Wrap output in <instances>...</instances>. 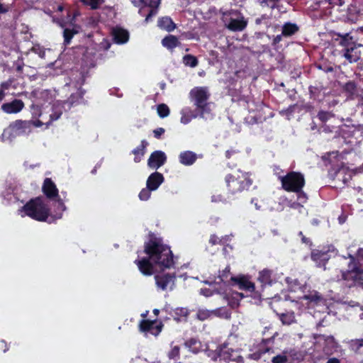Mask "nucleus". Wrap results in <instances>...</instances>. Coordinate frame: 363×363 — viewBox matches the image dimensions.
<instances>
[{"mask_svg":"<svg viewBox=\"0 0 363 363\" xmlns=\"http://www.w3.org/2000/svg\"><path fill=\"white\" fill-rule=\"evenodd\" d=\"M184 64L190 67H195L198 65V60L191 55H186L183 57Z\"/></svg>","mask_w":363,"mask_h":363,"instance_id":"38","label":"nucleus"},{"mask_svg":"<svg viewBox=\"0 0 363 363\" xmlns=\"http://www.w3.org/2000/svg\"><path fill=\"white\" fill-rule=\"evenodd\" d=\"M226 201L225 199H223L221 195H213L211 197L212 202H225Z\"/></svg>","mask_w":363,"mask_h":363,"instance_id":"52","label":"nucleus"},{"mask_svg":"<svg viewBox=\"0 0 363 363\" xmlns=\"http://www.w3.org/2000/svg\"><path fill=\"white\" fill-rule=\"evenodd\" d=\"M164 133V129L162 128H158L154 130V131H153L154 136L156 138H159Z\"/></svg>","mask_w":363,"mask_h":363,"instance_id":"54","label":"nucleus"},{"mask_svg":"<svg viewBox=\"0 0 363 363\" xmlns=\"http://www.w3.org/2000/svg\"><path fill=\"white\" fill-rule=\"evenodd\" d=\"M157 111L158 115L161 118H165L168 116L170 113L169 107L164 104H159L157 106Z\"/></svg>","mask_w":363,"mask_h":363,"instance_id":"44","label":"nucleus"},{"mask_svg":"<svg viewBox=\"0 0 363 363\" xmlns=\"http://www.w3.org/2000/svg\"><path fill=\"white\" fill-rule=\"evenodd\" d=\"M352 256L354 258V262L357 263L358 266L363 267V249L362 248L359 249L356 257H354L353 255H352Z\"/></svg>","mask_w":363,"mask_h":363,"instance_id":"49","label":"nucleus"},{"mask_svg":"<svg viewBox=\"0 0 363 363\" xmlns=\"http://www.w3.org/2000/svg\"><path fill=\"white\" fill-rule=\"evenodd\" d=\"M284 189L287 191L298 192L305 184L303 175L299 172H291L286 176H279Z\"/></svg>","mask_w":363,"mask_h":363,"instance_id":"8","label":"nucleus"},{"mask_svg":"<svg viewBox=\"0 0 363 363\" xmlns=\"http://www.w3.org/2000/svg\"><path fill=\"white\" fill-rule=\"evenodd\" d=\"M288 359L284 354H279L273 357V363H287Z\"/></svg>","mask_w":363,"mask_h":363,"instance_id":"51","label":"nucleus"},{"mask_svg":"<svg viewBox=\"0 0 363 363\" xmlns=\"http://www.w3.org/2000/svg\"><path fill=\"white\" fill-rule=\"evenodd\" d=\"M5 94L3 93V91H0V101L4 98Z\"/></svg>","mask_w":363,"mask_h":363,"instance_id":"64","label":"nucleus"},{"mask_svg":"<svg viewBox=\"0 0 363 363\" xmlns=\"http://www.w3.org/2000/svg\"><path fill=\"white\" fill-rule=\"evenodd\" d=\"M200 294L206 297H208L212 296L213 291L209 289H201L200 290Z\"/></svg>","mask_w":363,"mask_h":363,"instance_id":"53","label":"nucleus"},{"mask_svg":"<svg viewBox=\"0 0 363 363\" xmlns=\"http://www.w3.org/2000/svg\"><path fill=\"white\" fill-rule=\"evenodd\" d=\"M83 4L90 6L91 9H98L101 4H103L105 0H80Z\"/></svg>","mask_w":363,"mask_h":363,"instance_id":"42","label":"nucleus"},{"mask_svg":"<svg viewBox=\"0 0 363 363\" xmlns=\"http://www.w3.org/2000/svg\"><path fill=\"white\" fill-rule=\"evenodd\" d=\"M298 26L296 23L287 22L282 26V35L284 37H290L297 33Z\"/></svg>","mask_w":363,"mask_h":363,"instance_id":"29","label":"nucleus"},{"mask_svg":"<svg viewBox=\"0 0 363 363\" xmlns=\"http://www.w3.org/2000/svg\"><path fill=\"white\" fill-rule=\"evenodd\" d=\"M158 26L167 31H172L176 28V25L169 17H162L158 20Z\"/></svg>","mask_w":363,"mask_h":363,"instance_id":"30","label":"nucleus"},{"mask_svg":"<svg viewBox=\"0 0 363 363\" xmlns=\"http://www.w3.org/2000/svg\"><path fill=\"white\" fill-rule=\"evenodd\" d=\"M281 276V273L279 274L274 270L264 269L259 272L257 279L262 286H271L274 283L277 282Z\"/></svg>","mask_w":363,"mask_h":363,"instance_id":"15","label":"nucleus"},{"mask_svg":"<svg viewBox=\"0 0 363 363\" xmlns=\"http://www.w3.org/2000/svg\"><path fill=\"white\" fill-rule=\"evenodd\" d=\"M235 283H236L240 289L253 291L255 290V284L251 282L246 277H239L230 278Z\"/></svg>","mask_w":363,"mask_h":363,"instance_id":"23","label":"nucleus"},{"mask_svg":"<svg viewBox=\"0 0 363 363\" xmlns=\"http://www.w3.org/2000/svg\"><path fill=\"white\" fill-rule=\"evenodd\" d=\"M164 180V178L163 175L158 172H155L151 174L147 178L146 186L149 189L155 191L163 183Z\"/></svg>","mask_w":363,"mask_h":363,"instance_id":"20","label":"nucleus"},{"mask_svg":"<svg viewBox=\"0 0 363 363\" xmlns=\"http://www.w3.org/2000/svg\"><path fill=\"white\" fill-rule=\"evenodd\" d=\"M189 314V311L186 308H177L172 311V315L177 321H185Z\"/></svg>","mask_w":363,"mask_h":363,"instance_id":"27","label":"nucleus"},{"mask_svg":"<svg viewBox=\"0 0 363 363\" xmlns=\"http://www.w3.org/2000/svg\"><path fill=\"white\" fill-rule=\"evenodd\" d=\"M43 190L44 194L48 198H55L58 196V190L55 186V184L52 182V181L46 178L44 181V184L43 186Z\"/></svg>","mask_w":363,"mask_h":363,"instance_id":"22","label":"nucleus"},{"mask_svg":"<svg viewBox=\"0 0 363 363\" xmlns=\"http://www.w3.org/2000/svg\"><path fill=\"white\" fill-rule=\"evenodd\" d=\"M349 347L350 349L357 353L360 352L361 348L363 347V339H354L351 340L349 342Z\"/></svg>","mask_w":363,"mask_h":363,"instance_id":"36","label":"nucleus"},{"mask_svg":"<svg viewBox=\"0 0 363 363\" xmlns=\"http://www.w3.org/2000/svg\"><path fill=\"white\" fill-rule=\"evenodd\" d=\"M180 115V123L186 125L193 119L199 116V113L198 111L195 112L191 108L186 106L181 109Z\"/></svg>","mask_w":363,"mask_h":363,"instance_id":"21","label":"nucleus"},{"mask_svg":"<svg viewBox=\"0 0 363 363\" xmlns=\"http://www.w3.org/2000/svg\"><path fill=\"white\" fill-rule=\"evenodd\" d=\"M84 91L82 89H79L76 94H72L68 101H56L54 103L51 108L52 113L49 114L48 117L46 113H40L39 116L41 120H35L33 122L35 127H41L45 125L46 128L54 121L57 120L62 115L65 110V106H67L69 108L74 103H78L79 99L82 98Z\"/></svg>","mask_w":363,"mask_h":363,"instance_id":"3","label":"nucleus"},{"mask_svg":"<svg viewBox=\"0 0 363 363\" xmlns=\"http://www.w3.org/2000/svg\"><path fill=\"white\" fill-rule=\"evenodd\" d=\"M322 300L321 296L316 291H311L308 294H304L300 297L298 301L301 303L303 301H308L310 303H317Z\"/></svg>","mask_w":363,"mask_h":363,"instance_id":"32","label":"nucleus"},{"mask_svg":"<svg viewBox=\"0 0 363 363\" xmlns=\"http://www.w3.org/2000/svg\"><path fill=\"white\" fill-rule=\"evenodd\" d=\"M281 0H258L259 4L262 7H268L274 9L278 7V4Z\"/></svg>","mask_w":363,"mask_h":363,"instance_id":"40","label":"nucleus"},{"mask_svg":"<svg viewBox=\"0 0 363 363\" xmlns=\"http://www.w3.org/2000/svg\"><path fill=\"white\" fill-rule=\"evenodd\" d=\"M230 267L228 266L225 267V269L223 270L222 274H220L219 277H218V279H219V281H209V280H206L204 282L208 285H212L213 284H219L220 282H225V279L228 278V274L230 272Z\"/></svg>","mask_w":363,"mask_h":363,"instance_id":"39","label":"nucleus"},{"mask_svg":"<svg viewBox=\"0 0 363 363\" xmlns=\"http://www.w3.org/2000/svg\"><path fill=\"white\" fill-rule=\"evenodd\" d=\"M326 363H340V359L335 357L328 359Z\"/></svg>","mask_w":363,"mask_h":363,"instance_id":"62","label":"nucleus"},{"mask_svg":"<svg viewBox=\"0 0 363 363\" xmlns=\"http://www.w3.org/2000/svg\"><path fill=\"white\" fill-rule=\"evenodd\" d=\"M180 347L178 345L171 344V350L168 352V357L171 359H177L179 357Z\"/></svg>","mask_w":363,"mask_h":363,"instance_id":"43","label":"nucleus"},{"mask_svg":"<svg viewBox=\"0 0 363 363\" xmlns=\"http://www.w3.org/2000/svg\"><path fill=\"white\" fill-rule=\"evenodd\" d=\"M279 319L283 324L291 325L295 322V315L294 312H286L279 315Z\"/></svg>","mask_w":363,"mask_h":363,"instance_id":"34","label":"nucleus"},{"mask_svg":"<svg viewBox=\"0 0 363 363\" xmlns=\"http://www.w3.org/2000/svg\"><path fill=\"white\" fill-rule=\"evenodd\" d=\"M57 209L60 211L54 217L49 215V209L42 199L35 198L30 200L22 208L18 210V214L21 217L25 216L38 220V221H48L52 223L57 219L62 218V213L65 211L66 207L61 199L57 201Z\"/></svg>","mask_w":363,"mask_h":363,"instance_id":"2","label":"nucleus"},{"mask_svg":"<svg viewBox=\"0 0 363 363\" xmlns=\"http://www.w3.org/2000/svg\"><path fill=\"white\" fill-rule=\"evenodd\" d=\"M299 235L302 236V241H303V242L308 243L309 242L308 240V239L303 235L302 232H300Z\"/></svg>","mask_w":363,"mask_h":363,"instance_id":"63","label":"nucleus"},{"mask_svg":"<svg viewBox=\"0 0 363 363\" xmlns=\"http://www.w3.org/2000/svg\"><path fill=\"white\" fill-rule=\"evenodd\" d=\"M196 155L191 151L182 152L179 155V162L185 166L192 165L196 160Z\"/></svg>","mask_w":363,"mask_h":363,"instance_id":"25","label":"nucleus"},{"mask_svg":"<svg viewBox=\"0 0 363 363\" xmlns=\"http://www.w3.org/2000/svg\"><path fill=\"white\" fill-rule=\"evenodd\" d=\"M167 160V156L165 153L161 150H157L153 152L150 156L147 165L155 169H159L162 167Z\"/></svg>","mask_w":363,"mask_h":363,"instance_id":"17","label":"nucleus"},{"mask_svg":"<svg viewBox=\"0 0 363 363\" xmlns=\"http://www.w3.org/2000/svg\"><path fill=\"white\" fill-rule=\"evenodd\" d=\"M233 301H229V304L231 307L235 308L239 305V301L243 298V295L241 293L235 292L232 294Z\"/></svg>","mask_w":363,"mask_h":363,"instance_id":"46","label":"nucleus"},{"mask_svg":"<svg viewBox=\"0 0 363 363\" xmlns=\"http://www.w3.org/2000/svg\"><path fill=\"white\" fill-rule=\"evenodd\" d=\"M325 350L327 354H331L333 349L337 348V342L335 341V338L333 336H328L325 339Z\"/></svg>","mask_w":363,"mask_h":363,"instance_id":"35","label":"nucleus"},{"mask_svg":"<svg viewBox=\"0 0 363 363\" xmlns=\"http://www.w3.org/2000/svg\"><path fill=\"white\" fill-rule=\"evenodd\" d=\"M268 18H269L268 16H267L266 15H264L261 18H257L255 20V23H256V24L259 25V24H261L263 21L268 20Z\"/></svg>","mask_w":363,"mask_h":363,"instance_id":"59","label":"nucleus"},{"mask_svg":"<svg viewBox=\"0 0 363 363\" xmlns=\"http://www.w3.org/2000/svg\"><path fill=\"white\" fill-rule=\"evenodd\" d=\"M147 257L136 259L140 272L146 276L152 275L155 267L161 269L170 268L174 264L173 255L170 248L159 239H151L145 246Z\"/></svg>","mask_w":363,"mask_h":363,"instance_id":"1","label":"nucleus"},{"mask_svg":"<svg viewBox=\"0 0 363 363\" xmlns=\"http://www.w3.org/2000/svg\"><path fill=\"white\" fill-rule=\"evenodd\" d=\"M290 207L292 208H296V209H302L303 208V205H301L300 203H296V202H294L292 203L291 205H290Z\"/></svg>","mask_w":363,"mask_h":363,"instance_id":"61","label":"nucleus"},{"mask_svg":"<svg viewBox=\"0 0 363 363\" xmlns=\"http://www.w3.org/2000/svg\"><path fill=\"white\" fill-rule=\"evenodd\" d=\"M152 191V189H149L146 186V188L143 189L140 191V194L138 195L141 201H147V200H148L150 199V197L151 191Z\"/></svg>","mask_w":363,"mask_h":363,"instance_id":"47","label":"nucleus"},{"mask_svg":"<svg viewBox=\"0 0 363 363\" xmlns=\"http://www.w3.org/2000/svg\"><path fill=\"white\" fill-rule=\"evenodd\" d=\"M147 145V143L143 140L141 144L133 150V153L135 155L134 161L135 162H139L141 160L145 154V149Z\"/></svg>","mask_w":363,"mask_h":363,"instance_id":"33","label":"nucleus"},{"mask_svg":"<svg viewBox=\"0 0 363 363\" xmlns=\"http://www.w3.org/2000/svg\"><path fill=\"white\" fill-rule=\"evenodd\" d=\"M78 33V30L76 28H65L63 32L64 43L68 45L70 43L73 36Z\"/></svg>","mask_w":363,"mask_h":363,"instance_id":"37","label":"nucleus"},{"mask_svg":"<svg viewBox=\"0 0 363 363\" xmlns=\"http://www.w3.org/2000/svg\"><path fill=\"white\" fill-rule=\"evenodd\" d=\"M210 97L208 89L206 86H196L189 92V98L199 113V117L205 120H211L213 114L211 108V103L208 101Z\"/></svg>","mask_w":363,"mask_h":363,"instance_id":"4","label":"nucleus"},{"mask_svg":"<svg viewBox=\"0 0 363 363\" xmlns=\"http://www.w3.org/2000/svg\"><path fill=\"white\" fill-rule=\"evenodd\" d=\"M112 35L114 41L118 44L125 43L128 40V31L121 28L116 27L113 28Z\"/></svg>","mask_w":363,"mask_h":363,"instance_id":"24","label":"nucleus"},{"mask_svg":"<svg viewBox=\"0 0 363 363\" xmlns=\"http://www.w3.org/2000/svg\"><path fill=\"white\" fill-rule=\"evenodd\" d=\"M285 281L288 285L289 289L291 291H296L300 290L303 293L306 292V285L301 284L297 279H292L291 278L286 277Z\"/></svg>","mask_w":363,"mask_h":363,"instance_id":"26","label":"nucleus"},{"mask_svg":"<svg viewBox=\"0 0 363 363\" xmlns=\"http://www.w3.org/2000/svg\"><path fill=\"white\" fill-rule=\"evenodd\" d=\"M132 2L136 6L143 4V6L139 9V13L141 16H145V22H148L150 19L155 16L157 13V8L160 4V0H133Z\"/></svg>","mask_w":363,"mask_h":363,"instance_id":"10","label":"nucleus"},{"mask_svg":"<svg viewBox=\"0 0 363 363\" xmlns=\"http://www.w3.org/2000/svg\"><path fill=\"white\" fill-rule=\"evenodd\" d=\"M27 123L21 121H16L4 129L1 134L3 142L11 143L16 136L26 133Z\"/></svg>","mask_w":363,"mask_h":363,"instance_id":"12","label":"nucleus"},{"mask_svg":"<svg viewBox=\"0 0 363 363\" xmlns=\"http://www.w3.org/2000/svg\"><path fill=\"white\" fill-rule=\"evenodd\" d=\"M185 346L187 347L189 351L191 352L196 354L202 350H203V345L200 341L196 339L191 338L185 342Z\"/></svg>","mask_w":363,"mask_h":363,"instance_id":"28","label":"nucleus"},{"mask_svg":"<svg viewBox=\"0 0 363 363\" xmlns=\"http://www.w3.org/2000/svg\"><path fill=\"white\" fill-rule=\"evenodd\" d=\"M156 285L161 290L172 289L174 286L175 276L162 274L155 277Z\"/></svg>","mask_w":363,"mask_h":363,"instance_id":"16","label":"nucleus"},{"mask_svg":"<svg viewBox=\"0 0 363 363\" xmlns=\"http://www.w3.org/2000/svg\"><path fill=\"white\" fill-rule=\"evenodd\" d=\"M36 98L38 100L36 101V104L32 106L33 114H37L39 111V105H43V103H41V101L49 104L51 103L52 101V94L49 90H43L36 93Z\"/></svg>","mask_w":363,"mask_h":363,"instance_id":"19","label":"nucleus"},{"mask_svg":"<svg viewBox=\"0 0 363 363\" xmlns=\"http://www.w3.org/2000/svg\"><path fill=\"white\" fill-rule=\"evenodd\" d=\"M24 107V103L20 99H14L11 102L1 105V110L8 114H13L20 112Z\"/></svg>","mask_w":363,"mask_h":363,"instance_id":"18","label":"nucleus"},{"mask_svg":"<svg viewBox=\"0 0 363 363\" xmlns=\"http://www.w3.org/2000/svg\"><path fill=\"white\" fill-rule=\"evenodd\" d=\"M330 115V114L329 113H328V112H320L318 113V118L322 121H327Z\"/></svg>","mask_w":363,"mask_h":363,"instance_id":"55","label":"nucleus"},{"mask_svg":"<svg viewBox=\"0 0 363 363\" xmlns=\"http://www.w3.org/2000/svg\"><path fill=\"white\" fill-rule=\"evenodd\" d=\"M337 250L333 245H329L321 250H313L311 252V259L318 267H322L325 266L332 257L337 255Z\"/></svg>","mask_w":363,"mask_h":363,"instance_id":"9","label":"nucleus"},{"mask_svg":"<svg viewBox=\"0 0 363 363\" xmlns=\"http://www.w3.org/2000/svg\"><path fill=\"white\" fill-rule=\"evenodd\" d=\"M228 190L233 194H236L249 187L252 182L245 174H242L241 177H235L233 175H228L225 178Z\"/></svg>","mask_w":363,"mask_h":363,"instance_id":"11","label":"nucleus"},{"mask_svg":"<svg viewBox=\"0 0 363 363\" xmlns=\"http://www.w3.org/2000/svg\"><path fill=\"white\" fill-rule=\"evenodd\" d=\"M297 194V199L298 201V203H300L301 205H303V203H306L307 200H308V196L306 195V193H304L302 189L300 190L298 192H296Z\"/></svg>","mask_w":363,"mask_h":363,"instance_id":"50","label":"nucleus"},{"mask_svg":"<svg viewBox=\"0 0 363 363\" xmlns=\"http://www.w3.org/2000/svg\"><path fill=\"white\" fill-rule=\"evenodd\" d=\"M222 20L225 26L234 32L243 30L247 25V20L238 10L232 9L223 12Z\"/></svg>","mask_w":363,"mask_h":363,"instance_id":"6","label":"nucleus"},{"mask_svg":"<svg viewBox=\"0 0 363 363\" xmlns=\"http://www.w3.org/2000/svg\"><path fill=\"white\" fill-rule=\"evenodd\" d=\"M283 36L284 35H282V33L275 36L273 40V44L276 45V44L279 43L281 40Z\"/></svg>","mask_w":363,"mask_h":363,"instance_id":"60","label":"nucleus"},{"mask_svg":"<svg viewBox=\"0 0 363 363\" xmlns=\"http://www.w3.org/2000/svg\"><path fill=\"white\" fill-rule=\"evenodd\" d=\"M162 328V323L157 320H143L139 325L140 330L143 333L146 337H148L150 335L157 336L161 333Z\"/></svg>","mask_w":363,"mask_h":363,"instance_id":"13","label":"nucleus"},{"mask_svg":"<svg viewBox=\"0 0 363 363\" xmlns=\"http://www.w3.org/2000/svg\"><path fill=\"white\" fill-rule=\"evenodd\" d=\"M31 50L37 54L40 57L44 58L45 55V49L41 47L40 45H35Z\"/></svg>","mask_w":363,"mask_h":363,"instance_id":"48","label":"nucleus"},{"mask_svg":"<svg viewBox=\"0 0 363 363\" xmlns=\"http://www.w3.org/2000/svg\"><path fill=\"white\" fill-rule=\"evenodd\" d=\"M213 315L228 319L230 318V312L225 308H220L213 311Z\"/></svg>","mask_w":363,"mask_h":363,"instance_id":"41","label":"nucleus"},{"mask_svg":"<svg viewBox=\"0 0 363 363\" xmlns=\"http://www.w3.org/2000/svg\"><path fill=\"white\" fill-rule=\"evenodd\" d=\"M9 10V7L8 6H5L0 3V13H5L8 12Z\"/></svg>","mask_w":363,"mask_h":363,"instance_id":"57","label":"nucleus"},{"mask_svg":"<svg viewBox=\"0 0 363 363\" xmlns=\"http://www.w3.org/2000/svg\"><path fill=\"white\" fill-rule=\"evenodd\" d=\"M350 258L348 269L346 272H342V279L343 280H352L354 284L360 285L363 287V267H359L354 262V258L351 254L347 257L341 256V259H346Z\"/></svg>","mask_w":363,"mask_h":363,"instance_id":"7","label":"nucleus"},{"mask_svg":"<svg viewBox=\"0 0 363 363\" xmlns=\"http://www.w3.org/2000/svg\"><path fill=\"white\" fill-rule=\"evenodd\" d=\"M220 241V240H219L218 238L216 235H213L211 236L210 242L212 245H216V244L218 243Z\"/></svg>","mask_w":363,"mask_h":363,"instance_id":"56","label":"nucleus"},{"mask_svg":"<svg viewBox=\"0 0 363 363\" xmlns=\"http://www.w3.org/2000/svg\"><path fill=\"white\" fill-rule=\"evenodd\" d=\"M162 44L168 50H172L179 45V42L176 36L169 35L162 39Z\"/></svg>","mask_w":363,"mask_h":363,"instance_id":"31","label":"nucleus"},{"mask_svg":"<svg viewBox=\"0 0 363 363\" xmlns=\"http://www.w3.org/2000/svg\"><path fill=\"white\" fill-rule=\"evenodd\" d=\"M9 86H10V82H9L1 83L0 91H3V93L4 94V91L6 89H9Z\"/></svg>","mask_w":363,"mask_h":363,"instance_id":"58","label":"nucleus"},{"mask_svg":"<svg viewBox=\"0 0 363 363\" xmlns=\"http://www.w3.org/2000/svg\"><path fill=\"white\" fill-rule=\"evenodd\" d=\"M213 315V311H208L206 309H200L197 312L196 317L199 320H204Z\"/></svg>","mask_w":363,"mask_h":363,"instance_id":"45","label":"nucleus"},{"mask_svg":"<svg viewBox=\"0 0 363 363\" xmlns=\"http://www.w3.org/2000/svg\"><path fill=\"white\" fill-rule=\"evenodd\" d=\"M336 38L338 46L340 47L339 53L341 57H344L349 63L357 62L361 57V51L359 50L361 45L357 44L354 38L349 34H338Z\"/></svg>","mask_w":363,"mask_h":363,"instance_id":"5","label":"nucleus"},{"mask_svg":"<svg viewBox=\"0 0 363 363\" xmlns=\"http://www.w3.org/2000/svg\"><path fill=\"white\" fill-rule=\"evenodd\" d=\"M207 355L211 357L213 360H217L218 358L220 360L223 359L224 361H235L237 362H240L242 361V357L238 355V354L233 350H231V353L228 351H220L219 352L217 351H211V350H206Z\"/></svg>","mask_w":363,"mask_h":363,"instance_id":"14","label":"nucleus"}]
</instances>
